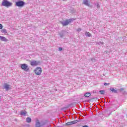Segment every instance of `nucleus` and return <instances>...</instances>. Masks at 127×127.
<instances>
[{"label": "nucleus", "mask_w": 127, "mask_h": 127, "mask_svg": "<svg viewBox=\"0 0 127 127\" xmlns=\"http://www.w3.org/2000/svg\"><path fill=\"white\" fill-rule=\"evenodd\" d=\"M42 68L41 67H37L34 70V73H35V75H37L38 76H40L42 73Z\"/></svg>", "instance_id": "f257e3e1"}, {"label": "nucleus", "mask_w": 127, "mask_h": 127, "mask_svg": "<svg viewBox=\"0 0 127 127\" xmlns=\"http://www.w3.org/2000/svg\"><path fill=\"white\" fill-rule=\"evenodd\" d=\"M2 5L6 7H9L12 5V3L8 1L7 0H3L2 1Z\"/></svg>", "instance_id": "f03ea898"}, {"label": "nucleus", "mask_w": 127, "mask_h": 127, "mask_svg": "<svg viewBox=\"0 0 127 127\" xmlns=\"http://www.w3.org/2000/svg\"><path fill=\"white\" fill-rule=\"evenodd\" d=\"M24 4H25V2L23 1H18L15 2L16 6H18L19 7L24 6Z\"/></svg>", "instance_id": "7ed1b4c3"}, {"label": "nucleus", "mask_w": 127, "mask_h": 127, "mask_svg": "<svg viewBox=\"0 0 127 127\" xmlns=\"http://www.w3.org/2000/svg\"><path fill=\"white\" fill-rule=\"evenodd\" d=\"M21 68L22 69V70H24V71H26L27 72L28 70H29V67H28V65H27V64H21Z\"/></svg>", "instance_id": "20e7f679"}, {"label": "nucleus", "mask_w": 127, "mask_h": 127, "mask_svg": "<svg viewBox=\"0 0 127 127\" xmlns=\"http://www.w3.org/2000/svg\"><path fill=\"white\" fill-rule=\"evenodd\" d=\"M39 64H40V62L39 61H36L35 60H34V61H32L31 62H30V65L31 66H38V65H39Z\"/></svg>", "instance_id": "39448f33"}, {"label": "nucleus", "mask_w": 127, "mask_h": 127, "mask_svg": "<svg viewBox=\"0 0 127 127\" xmlns=\"http://www.w3.org/2000/svg\"><path fill=\"white\" fill-rule=\"evenodd\" d=\"M79 121L75 120L69 122H67L65 124V126H72V125H75V124H77V123H78Z\"/></svg>", "instance_id": "423d86ee"}, {"label": "nucleus", "mask_w": 127, "mask_h": 127, "mask_svg": "<svg viewBox=\"0 0 127 127\" xmlns=\"http://www.w3.org/2000/svg\"><path fill=\"white\" fill-rule=\"evenodd\" d=\"M71 22L70 20H66L64 22L62 23V24L63 25V26H66V25H68Z\"/></svg>", "instance_id": "0eeeda50"}, {"label": "nucleus", "mask_w": 127, "mask_h": 127, "mask_svg": "<svg viewBox=\"0 0 127 127\" xmlns=\"http://www.w3.org/2000/svg\"><path fill=\"white\" fill-rule=\"evenodd\" d=\"M36 127H41L40 122L38 119H36Z\"/></svg>", "instance_id": "6e6552de"}, {"label": "nucleus", "mask_w": 127, "mask_h": 127, "mask_svg": "<svg viewBox=\"0 0 127 127\" xmlns=\"http://www.w3.org/2000/svg\"><path fill=\"white\" fill-rule=\"evenodd\" d=\"M0 40L1 41H5V42H6V41H8L7 39H6L5 37H4L3 36H0Z\"/></svg>", "instance_id": "1a4fd4ad"}, {"label": "nucleus", "mask_w": 127, "mask_h": 127, "mask_svg": "<svg viewBox=\"0 0 127 127\" xmlns=\"http://www.w3.org/2000/svg\"><path fill=\"white\" fill-rule=\"evenodd\" d=\"M9 85H8L7 83H5L4 85V88L7 91H8L9 90Z\"/></svg>", "instance_id": "9d476101"}, {"label": "nucleus", "mask_w": 127, "mask_h": 127, "mask_svg": "<svg viewBox=\"0 0 127 127\" xmlns=\"http://www.w3.org/2000/svg\"><path fill=\"white\" fill-rule=\"evenodd\" d=\"M83 3H84V4H85V5H87L88 6H89V5H90V4H89V0H83Z\"/></svg>", "instance_id": "9b49d317"}, {"label": "nucleus", "mask_w": 127, "mask_h": 127, "mask_svg": "<svg viewBox=\"0 0 127 127\" xmlns=\"http://www.w3.org/2000/svg\"><path fill=\"white\" fill-rule=\"evenodd\" d=\"M92 94L90 92H87L84 94V97H86V98H88L89 97H91V95Z\"/></svg>", "instance_id": "f8f14e48"}, {"label": "nucleus", "mask_w": 127, "mask_h": 127, "mask_svg": "<svg viewBox=\"0 0 127 127\" xmlns=\"http://www.w3.org/2000/svg\"><path fill=\"white\" fill-rule=\"evenodd\" d=\"M110 90L113 93H118V91L117 90H115V89H114V88H113V87L110 88Z\"/></svg>", "instance_id": "ddd939ff"}, {"label": "nucleus", "mask_w": 127, "mask_h": 127, "mask_svg": "<svg viewBox=\"0 0 127 127\" xmlns=\"http://www.w3.org/2000/svg\"><path fill=\"white\" fill-rule=\"evenodd\" d=\"M26 122L28 123H31V118H30V117H27L26 119Z\"/></svg>", "instance_id": "4468645a"}, {"label": "nucleus", "mask_w": 127, "mask_h": 127, "mask_svg": "<svg viewBox=\"0 0 127 127\" xmlns=\"http://www.w3.org/2000/svg\"><path fill=\"white\" fill-rule=\"evenodd\" d=\"M85 34L86 36H88V37H91V36H92V35H91V33H90V32H86L85 33Z\"/></svg>", "instance_id": "2eb2a0df"}, {"label": "nucleus", "mask_w": 127, "mask_h": 127, "mask_svg": "<svg viewBox=\"0 0 127 127\" xmlns=\"http://www.w3.org/2000/svg\"><path fill=\"white\" fill-rule=\"evenodd\" d=\"M27 114L26 111H21V116H26Z\"/></svg>", "instance_id": "dca6fc26"}, {"label": "nucleus", "mask_w": 127, "mask_h": 127, "mask_svg": "<svg viewBox=\"0 0 127 127\" xmlns=\"http://www.w3.org/2000/svg\"><path fill=\"white\" fill-rule=\"evenodd\" d=\"M1 32L2 33H6L7 31H6V29H3L1 30Z\"/></svg>", "instance_id": "f3484780"}, {"label": "nucleus", "mask_w": 127, "mask_h": 127, "mask_svg": "<svg viewBox=\"0 0 127 127\" xmlns=\"http://www.w3.org/2000/svg\"><path fill=\"white\" fill-rule=\"evenodd\" d=\"M100 94H101L102 95H104L105 94V91L104 90H100L99 91Z\"/></svg>", "instance_id": "a211bd4d"}, {"label": "nucleus", "mask_w": 127, "mask_h": 127, "mask_svg": "<svg viewBox=\"0 0 127 127\" xmlns=\"http://www.w3.org/2000/svg\"><path fill=\"white\" fill-rule=\"evenodd\" d=\"M110 83H104V86H108V85H110Z\"/></svg>", "instance_id": "6ab92c4d"}, {"label": "nucleus", "mask_w": 127, "mask_h": 127, "mask_svg": "<svg viewBox=\"0 0 127 127\" xmlns=\"http://www.w3.org/2000/svg\"><path fill=\"white\" fill-rule=\"evenodd\" d=\"M2 25H1V24H0V29H2Z\"/></svg>", "instance_id": "aec40b11"}, {"label": "nucleus", "mask_w": 127, "mask_h": 127, "mask_svg": "<svg viewBox=\"0 0 127 127\" xmlns=\"http://www.w3.org/2000/svg\"><path fill=\"white\" fill-rule=\"evenodd\" d=\"M59 51H62V50H63L62 48H61V47L59 48Z\"/></svg>", "instance_id": "412c9836"}, {"label": "nucleus", "mask_w": 127, "mask_h": 127, "mask_svg": "<svg viewBox=\"0 0 127 127\" xmlns=\"http://www.w3.org/2000/svg\"><path fill=\"white\" fill-rule=\"evenodd\" d=\"M81 28H78L77 29V31H81Z\"/></svg>", "instance_id": "4be33fe9"}, {"label": "nucleus", "mask_w": 127, "mask_h": 127, "mask_svg": "<svg viewBox=\"0 0 127 127\" xmlns=\"http://www.w3.org/2000/svg\"><path fill=\"white\" fill-rule=\"evenodd\" d=\"M82 127H88L87 125H85V126H83Z\"/></svg>", "instance_id": "5701e85b"}, {"label": "nucleus", "mask_w": 127, "mask_h": 127, "mask_svg": "<svg viewBox=\"0 0 127 127\" xmlns=\"http://www.w3.org/2000/svg\"><path fill=\"white\" fill-rule=\"evenodd\" d=\"M97 7H100V5L99 4H97Z\"/></svg>", "instance_id": "b1692460"}, {"label": "nucleus", "mask_w": 127, "mask_h": 127, "mask_svg": "<svg viewBox=\"0 0 127 127\" xmlns=\"http://www.w3.org/2000/svg\"><path fill=\"white\" fill-rule=\"evenodd\" d=\"M0 99H1V97H0Z\"/></svg>", "instance_id": "393cba45"}, {"label": "nucleus", "mask_w": 127, "mask_h": 127, "mask_svg": "<svg viewBox=\"0 0 127 127\" xmlns=\"http://www.w3.org/2000/svg\"><path fill=\"white\" fill-rule=\"evenodd\" d=\"M19 0V1H21L20 0Z\"/></svg>", "instance_id": "a878e982"}]
</instances>
